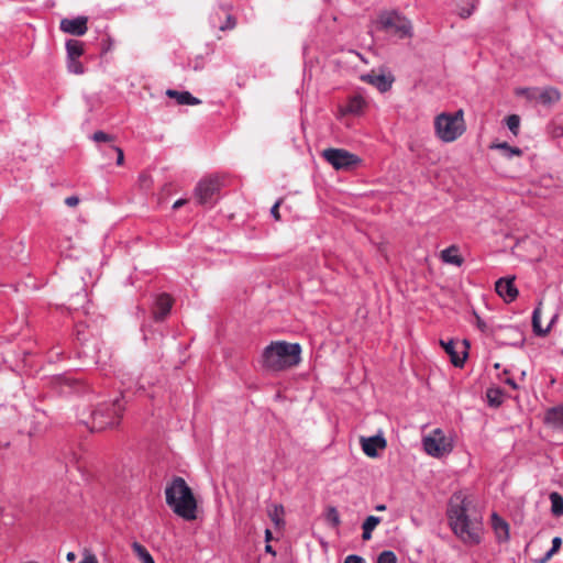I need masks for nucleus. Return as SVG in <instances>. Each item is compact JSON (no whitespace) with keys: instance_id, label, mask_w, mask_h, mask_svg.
Listing matches in <instances>:
<instances>
[{"instance_id":"nucleus-1","label":"nucleus","mask_w":563,"mask_h":563,"mask_svg":"<svg viewBox=\"0 0 563 563\" xmlns=\"http://www.w3.org/2000/svg\"><path fill=\"white\" fill-rule=\"evenodd\" d=\"M450 527L454 534L465 544L475 545L482 540V517L475 509H471V501L466 497L454 495L448 509Z\"/></svg>"},{"instance_id":"nucleus-2","label":"nucleus","mask_w":563,"mask_h":563,"mask_svg":"<svg viewBox=\"0 0 563 563\" xmlns=\"http://www.w3.org/2000/svg\"><path fill=\"white\" fill-rule=\"evenodd\" d=\"M166 504L180 518L191 521L197 518V501L191 488L180 476H175L165 488Z\"/></svg>"},{"instance_id":"nucleus-3","label":"nucleus","mask_w":563,"mask_h":563,"mask_svg":"<svg viewBox=\"0 0 563 563\" xmlns=\"http://www.w3.org/2000/svg\"><path fill=\"white\" fill-rule=\"evenodd\" d=\"M301 361L299 343L276 341L267 345L262 353V366L268 371L279 372L297 366Z\"/></svg>"},{"instance_id":"nucleus-4","label":"nucleus","mask_w":563,"mask_h":563,"mask_svg":"<svg viewBox=\"0 0 563 563\" xmlns=\"http://www.w3.org/2000/svg\"><path fill=\"white\" fill-rule=\"evenodd\" d=\"M124 405L117 398L111 402L99 404L91 412V431H102L107 428H113L120 423Z\"/></svg>"},{"instance_id":"nucleus-5","label":"nucleus","mask_w":563,"mask_h":563,"mask_svg":"<svg viewBox=\"0 0 563 563\" xmlns=\"http://www.w3.org/2000/svg\"><path fill=\"white\" fill-rule=\"evenodd\" d=\"M434 128L442 141H455L465 131L463 111L459 110L454 114L441 113L435 118Z\"/></svg>"},{"instance_id":"nucleus-6","label":"nucleus","mask_w":563,"mask_h":563,"mask_svg":"<svg viewBox=\"0 0 563 563\" xmlns=\"http://www.w3.org/2000/svg\"><path fill=\"white\" fill-rule=\"evenodd\" d=\"M377 25L378 30L393 33L399 38L412 36L411 22L396 11L380 13L377 20Z\"/></svg>"},{"instance_id":"nucleus-7","label":"nucleus","mask_w":563,"mask_h":563,"mask_svg":"<svg viewBox=\"0 0 563 563\" xmlns=\"http://www.w3.org/2000/svg\"><path fill=\"white\" fill-rule=\"evenodd\" d=\"M321 155L336 170L352 169L361 162L358 156L343 148L330 147L324 150Z\"/></svg>"},{"instance_id":"nucleus-8","label":"nucleus","mask_w":563,"mask_h":563,"mask_svg":"<svg viewBox=\"0 0 563 563\" xmlns=\"http://www.w3.org/2000/svg\"><path fill=\"white\" fill-rule=\"evenodd\" d=\"M427 454L433 457H441L452 451L451 443L446 440L441 429L433 430L422 440Z\"/></svg>"},{"instance_id":"nucleus-9","label":"nucleus","mask_w":563,"mask_h":563,"mask_svg":"<svg viewBox=\"0 0 563 563\" xmlns=\"http://www.w3.org/2000/svg\"><path fill=\"white\" fill-rule=\"evenodd\" d=\"M220 190V180L217 177L200 180L195 189V196L200 205L213 202V197Z\"/></svg>"},{"instance_id":"nucleus-10","label":"nucleus","mask_w":563,"mask_h":563,"mask_svg":"<svg viewBox=\"0 0 563 563\" xmlns=\"http://www.w3.org/2000/svg\"><path fill=\"white\" fill-rule=\"evenodd\" d=\"M441 345L450 355L451 363L454 366L462 367L464 365L467 357V349L470 346L466 340L463 342H455L454 340H450L448 342L441 341Z\"/></svg>"},{"instance_id":"nucleus-11","label":"nucleus","mask_w":563,"mask_h":563,"mask_svg":"<svg viewBox=\"0 0 563 563\" xmlns=\"http://www.w3.org/2000/svg\"><path fill=\"white\" fill-rule=\"evenodd\" d=\"M518 95H526L529 99H538L542 104L550 106L560 100L561 93L556 88L548 87L539 91L538 89L522 88L517 91Z\"/></svg>"},{"instance_id":"nucleus-12","label":"nucleus","mask_w":563,"mask_h":563,"mask_svg":"<svg viewBox=\"0 0 563 563\" xmlns=\"http://www.w3.org/2000/svg\"><path fill=\"white\" fill-rule=\"evenodd\" d=\"M361 79L367 84L373 85L380 92L388 91L395 80L393 75H386L383 71L377 73L376 70H372L368 74L362 75Z\"/></svg>"},{"instance_id":"nucleus-13","label":"nucleus","mask_w":563,"mask_h":563,"mask_svg":"<svg viewBox=\"0 0 563 563\" xmlns=\"http://www.w3.org/2000/svg\"><path fill=\"white\" fill-rule=\"evenodd\" d=\"M88 18L87 16H77L74 19H63L60 21L59 27L63 32L75 35L82 36L86 34L88 26Z\"/></svg>"},{"instance_id":"nucleus-14","label":"nucleus","mask_w":563,"mask_h":563,"mask_svg":"<svg viewBox=\"0 0 563 563\" xmlns=\"http://www.w3.org/2000/svg\"><path fill=\"white\" fill-rule=\"evenodd\" d=\"M515 277L499 278L495 284L496 292L506 301L511 302L518 296V289L514 284Z\"/></svg>"},{"instance_id":"nucleus-15","label":"nucleus","mask_w":563,"mask_h":563,"mask_svg":"<svg viewBox=\"0 0 563 563\" xmlns=\"http://www.w3.org/2000/svg\"><path fill=\"white\" fill-rule=\"evenodd\" d=\"M362 450L368 457H376L377 451L386 448L387 442L383 435H373L361 439Z\"/></svg>"},{"instance_id":"nucleus-16","label":"nucleus","mask_w":563,"mask_h":563,"mask_svg":"<svg viewBox=\"0 0 563 563\" xmlns=\"http://www.w3.org/2000/svg\"><path fill=\"white\" fill-rule=\"evenodd\" d=\"M173 300L167 294H162L156 298L155 307L153 310L154 319L162 321L169 313Z\"/></svg>"},{"instance_id":"nucleus-17","label":"nucleus","mask_w":563,"mask_h":563,"mask_svg":"<svg viewBox=\"0 0 563 563\" xmlns=\"http://www.w3.org/2000/svg\"><path fill=\"white\" fill-rule=\"evenodd\" d=\"M492 526L498 542H505L509 539V525L496 512L492 515Z\"/></svg>"},{"instance_id":"nucleus-18","label":"nucleus","mask_w":563,"mask_h":563,"mask_svg":"<svg viewBox=\"0 0 563 563\" xmlns=\"http://www.w3.org/2000/svg\"><path fill=\"white\" fill-rule=\"evenodd\" d=\"M166 96H168L172 99H176L178 104L197 106L201 103V100L194 97L189 91L167 89Z\"/></svg>"},{"instance_id":"nucleus-19","label":"nucleus","mask_w":563,"mask_h":563,"mask_svg":"<svg viewBox=\"0 0 563 563\" xmlns=\"http://www.w3.org/2000/svg\"><path fill=\"white\" fill-rule=\"evenodd\" d=\"M541 301L539 302L538 307L533 310V313H532V328H533V332L539 335V336H544L551 329L552 324L555 322V320L558 319V314H554L553 318L551 319L549 325L543 329L541 327Z\"/></svg>"},{"instance_id":"nucleus-20","label":"nucleus","mask_w":563,"mask_h":563,"mask_svg":"<svg viewBox=\"0 0 563 563\" xmlns=\"http://www.w3.org/2000/svg\"><path fill=\"white\" fill-rule=\"evenodd\" d=\"M441 260L444 263L461 266L464 262L463 257L459 254V247L451 245L441 252Z\"/></svg>"},{"instance_id":"nucleus-21","label":"nucleus","mask_w":563,"mask_h":563,"mask_svg":"<svg viewBox=\"0 0 563 563\" xmlns=\"http://www.w3.org/2000/svg\"><path fill=\"white\" fill-rule=\"evenodd\" d=\"M545 421L555 427L563 428V404L547 411Z\"/></svg>"},{"instance_id":"nucleus-22","label":"nucleus","mask_w":563,"mask_h":563,"mask_svg":"<svg viewBox=\"0 0 563 563\" xmlns=\"http://www.w3.org/2000/svg\"><path fill=\"white\" fill-rule=\"evenodd\" d=\"M65 46L67 59L80 58L84 55V43L78 40L70 38L66 42Z\"/></svg>"},{"instance_id":"nucleus-23","label":"nucleus","mask_w":563,"mask_h":563,"mask_svg":"<svg viewBox=\"0 0 563 563\" xmlns=\"http://www.w3.org/2000/svg\"><path fill=\"white\" fill-rule=\"evenodd\" d=\"M487 404L497 408L504 402L505 393L500 387H490L486 390Z\"/></svg>"},{"instance_id":"nucleus-24","label":"nucleus","mask_w":563,"mask_h":563,"mask_svg":"<svg viewBox=\"0 0 563 563\" xmlns=\"http://www.w3.org/2000/svg\"><path fill=\"white\" fill-rule=\"evenodd\" d=\"M60 383L63 384V393H66L65 388L76 393L84 391L88 388L86 384L79 378L63 377L60 378Z\"/></svg>"},{"instance_id":"nucleus-25","label":"nucleus","mask_w":563,"mask_h":563,"mask_svg":"<svg viewBox=\"0 0 563 563\" xmlns=\"http://www.w3.org/2000/svg\"><path fill=\"white\" fill-rule=\"evenodd\" d=\"M380 521L379 517L368 516L362 525V539L365 541L371 540L373 530L380 523Z\"/></svg>"},{"instance_id":"nucleus-26","label":"nucleus","mask_w":563,"mask_h":563,"mask_svg":"<svg viewBox=\"0 0 563 563\" xmlns=\"http://www.w3.org/2000/svg\"><path fill=\"white\" fill-rule=\"evenodd\" d=\"M492 148H497L503 152V155L507 158H511L512 156H521L522 150L516 146H510L507 142L496 143L490 146Z\"/></svg>"},{"instance_id":"nucleus-27","label":"nucleus","mask_w":563,"mask_h":563,"mask_svg":"<svg viewBox=\"0 0 563 563\" xmlns=\"http://www.w3.org/2000/svg\"><path fill=\"white\" fill-rule=\"evenodd\" d=\"M550 500L552 514L556 517L563 516V497L559 493L553 492L550 494Z\"/></svg>"},{"instance_id":"nucleus-28","label":"nucleus","mask_w":563,"mask_h":563,"mask_svg":"<svg viewBox=\"0 0 563 563\" xmlns=\"http://www.w3.org/2000/svg\"><path fill=\"white\" fill-rule=\"evenodd\" d=\"M132 549L142 563H155L153 556L142 544L134 542Z\"/></svg>"},{"instance_id":"nucleus-29","label":"nucleus","mask_w":563,"mask_h":563,"mask_svg":"<svg viewBox=\"0 0 563 563\" xmlns=\"http://www.w3.org/2000/svg\"><path fill=\"white\" fill-rule=\"evenodd\" d=\"M67 69L75 75H82L85 73V67L79 58L67 59Z\"/></svg>"},{"instance_id":"nucleus-30","label":"nucleus","mask_w":563,"mask_h":563,"mask_svg":"<svg viewBox=\"0 0 563 563\" xmlns=\"http://www.w3.org/2000/svg\"><path fill=\"white\" fill-rule=\"evenodd\" d=\"M561 545L562 539L560 537H554L552 539L551 549L545 553L544 558L540 561V563H545L548 560H550L560 550Z\"/></svg>"},{"instance_id":"nucleus-31","label":"nucleus","mask_w":563,"mask_h":563,"mask_svg":"<svg viewBox=\"0 0 563 563\" xmlns=\"http://www.w3.org/2000/svg\"><path fill=\"white\" fill-rule=\"evenodd\" d=\"M468 1L470 2H468L467 7H461L459 9V15L462 19H467V18H470L473 14V12L475 11L479 0H468Z\"/></svg>"},{"instance_id":"nucleus-32","label":"nucleus","mask_w":563,"mask_h":563,"mask_svg":"<svg viewBox=\"0 0 563 563\" xmlns=\"http://www.w3.org/2000/svg\"><path fill=\"white\" fill-rule=\"evenodd\" d=\"M506 124H507L508 129L510 130V132L514 135H517L518 132H519V125H520V118H519V115H517V114L508 115L507 119H506Z\"/></svg>"},{"instance_id":"nucleus-33","label":"nucleus","mask_w":563,"mask_h":563,"mask_svg":"<svg viewBox=\"0 0 563 563\" xmlns=\"http://www.w3.org/2000/svg\"><path fill=\"white\" fill-rule=\"evenodd\" d=\"M325 519L332 527H338L341 522L339 511L335 507L328 508Z\"/></svg>"},{"instance_id":"nucleus-34","label":"nucleus","mask_w":563,"mask_h":563,"mask_svg":"<svg viewBox=\"0 0 563 563\" xmlns=\"http://www.w3.org/2000/svg\"><path fill=\"white\" fill-rule=\"evenodd\" d=\"M364 101L361 97H354L350 100L347 104V112L350 113H358L363 108Z\"/></svg>"},{"instance_id":"nucleus-35","label":"nucleus","mask_w":563,"mask_h":563,"mask_svg":"<svg viewBox=\"0 0 563 563\" xmlns=\"http://www.w3.org/2000/svg\"><path fill=\"white\" fill-rule=\"evenodd\" d=\"M377 563H397V556L393 551L386 550L378 555Z\"/></svg>"},{"instance_id":"nucleus-36","label":"nucleus","mask_w":563,"mask_h":563,"mask_svg":"<svg viewBox=\"0 0 563 563\" xmlns=\"http://www.w3.org/2000/svg\"><path fill=\"white\" fill-rule=\"evenodd\" d=\"M284 515V507L282 505L274 506L273 511L269 512L271 519L278 526L283 522L282 516Z\"/></svg>"},{"instance_id":"nucleus-37","label":"nucleus","mask_w":563,"mask_h":563,"mask_svg":"<svg viewBox=\"0 0 563 563\" xmlns=\"http://www.w3.org/2000/svg\"><path fill=\"white\" fill-rule=\"evenodd\" d=\"M92 140L95 142H111L113 136L103 131H97L92 134Z\"/></svg>"},{"instance_id":"nucleus-38","label":"nucleus","mask_w":563,"mask_h":563,"mask_svg":"<svg viewBox=\"0 0 563 563\" xmlns=\"http://www.w3.org/2000/svg\"><path fill=\"white\" fill-rule=\"evenodd\" d=\"M109 150L117 154V165H122L124 162V153L122 148L118 146H110Z\"/></svg>"},{"instance_id":"nucleus-39","label":"nucleus","mask_w":563,"mask_h":563,"mask_svg":"<svg viewBox=\"0 0 563 563\" xmlns=\"http://www.w3.org/2000/svg\"><path fill=\"white\" fill-rule=\"evenodd\" d=\"M235 24H236L235 19L232 15H228L225 24L221 25L220 30H222V31L231 30L235 26Z\"/></svg>"},{"instance_id":"nucleus-40","label":"nucleus","mask_w":563,"mask_h":563,"mask_svg":"<svg viewBox=\"0 0 563 563\" xmlns=\"http://www.w3.org/2000/svg\"><path fill=\"white\" fill-rule=\"evenodd\" d=\"M344 563H365V560L357 554H350L345 558Z\"/></svg>"},{"instance_id":"nucleus-41","label":"nucleus","mask_w":563,"mask_h":563,"mask_svg":"<svg viewBox=\"0 0 563 563\" xmlns=\"http://www.w3.org/2000/svg\"><path fill=\"white\" fill-rule=\"evenodd\" d=\"M279 206H280V200H278L271 209V214L273 216V218L275 220H279L280 219V214H279Z\"/></svg>"},{"instance_id":"nucleus-42","label":"nucleus","mask_w":563,"mask_h":563,"mask_svg":"<svg viewBox=\"0 0 563 563\" xmlns=\"http://www.w3.org/2000/svg\"><path fill=\"white\" fill-rule=\"evenodd\" d=\"M65 203L68 207H76L79 203V198L77 196H69L65 199Z\"/></svg>"},{"instance_id":"nucleus-43","label":"nucleus","mask_w":563,"mask_h":563,"mask_svg":"<svg viewBox=\"0 0 563 563\" xmlns=\"http://www.w3.org/2000/svg\"><path fill=\"white\" fill-rule=\"evenodd\" d=\"M79 563H98V560L95 555L86 556L81 562Z\"/></svg>"},{"instance_id":"nucleus-44","label":"nucleus","mask_w":563,"mask_h":563,"mask_svg":"<svg viewBox=\"0 0 563 563\" xmlns=\"http://www.w3.org/2000/svg\"><path fill=\"white\" fill-rule=\"evenodd\" d=\"M187 202L186 199H178L177 201L174 202L173 205V209H179L180 207H183L185 203Z\"/></svg>"},{"instance_id":"nucleus-45","label":"nucleus","mask_w":563,"mask_h":563,"mask_svg":"<svg viewBox=\"0 0 563 563\" xmlns=\"http://www.w3.org/2000/svg\"><path fill=\"white\" fill-rule=\"evenodd\" d=\"M505 383H506L507 385H509L512 389H517V388H518V385L516 384V382H515L512 378H507V379L505 380Z\"/></svg>"},{"instance_id":"nucleus-46","label":"nucleus","mask_w":563,"mask_h":563,"mask_svg":"<svg viewBox=\"0 0 563 563\" xmlns=\"http://www.w3.org/2000/svg\"><path fill=\"white\" fill-rule=\"evenodd\" d=\"M477 327L482 330V331H485L486 330V323L477 317Z\"/></svg>"},{"instance_id":"nucleus-47","label":"nucleus","mask_w":563,"mask_h":563,"mask_svg":"<svg viewBox=\"0 0 563 563\" xmlns=\"http://www.w3.org/2000/svg\"><path fill=\"white\" fill-rule=\"evenodd\" d=\"M67 561L73 562L76 559V554L74 552H69L66 555Z\"/></svg>"},{"instance_id":"nucleus-48","label":"nucleus","mask_w":563,"mask_h":563,"mask_svg":"<svg viewBox=\"0 0 563 563\" xmlns=\"http://www.w3.org/2000/svg\"><path fill=\"white\" fill-rule=\"evenodd\" d=\"M375 509H376L377 511H384V510H386V505H384V504H379V505H377V506L375 507Z\"/></svg>"},{"instance_id":"nucleus-49","label":"nucleus","mask_w":563,"mask_h":563,"mask_svg":"<svg viewBox=\"0 0 563 563\" xmlns=\"http://www.w3.org/2000/svg\"><path fill=\"white\" fill-rule=\"evenodd\" d=\"M271 538H272V532H271V530L266 529V531H265V539H266V541H269Z\"/></svg>"},{"instance_id":"nucleus-50","label":"nucleus","mask_w":563,"mask_h":563,"mask_svg":"<svg viewBox=\"0 0 563 563\" xmlns=\"http://www.w3.org/2000/svg\"><path fill=\"white\" fill-rule=\"evenodd\" d=\"M265 550H266V552L275 554V552L273 551V549L269 544L266 545Z\"/></svg>"}]
</instances>
